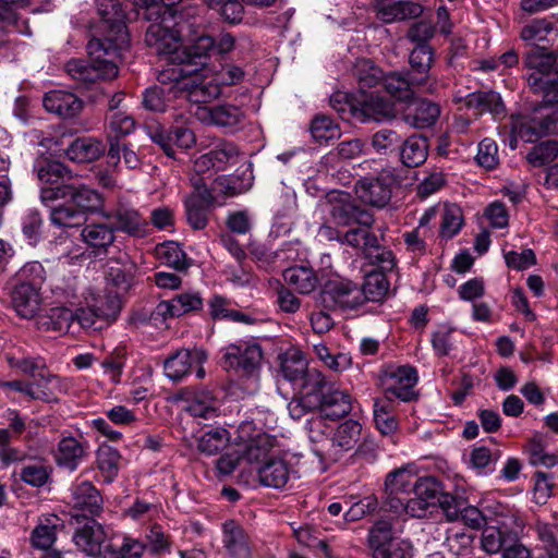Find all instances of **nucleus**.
<instances>
[{
  "instance_id": "obj_38",
  "label": "nucleus",
  "mask_w": 558,
  "mask_h": 558,
  "mask_svg": "<svg viewBox=\"0 0 558 558\" xmlns=\"http://www.w3.org/2000/svg\"><path fill=\"white\" fill-rule=\"evenodd\" d=\"M173 83L161 84L147 88L143 94V106L145 109L155 112H163L173 98H178L179 92L171 90Z\"/></svg>"
},
{
  "instance_id": "obj_50",
  "label": "nucleus",
  "mask_w": 558,
  "mask_h": 558,
  "mask_svg": "<svg viewBox=\"0 0 558 558\" xmlns=\"http://www.w3.org/2000/svg\"><path fill=\"white\" fill-rule=\"evenodd\" d=\"M85 220L86 216L82 214V209H76L68 201L50 211L51 223L59 228L80 227Z\"/></svg>"
},
{
  "instance_id": "obj_61",
  "label": "nucleus",
  "mask_w": 558,
  "mask_h": 558,
  "mask_svg": "<svg viewBox=\"0 0 558 558\" xmlns=\"http://www.w3.org/2000/svg\"><path fill=\"white\" fill-rule=\"evenodd\" d=\"M367 150L366 143L361 138L345 140L337 144L329 153L330 158L339 160H351L361 157Z\"/></svg>"
},
{
  "instance_id": "obj_62",
  "label": "nucleus",
  "mask_w": 558,
  "mask_h": 558,
  "mask_svg": "<svg viewBox=\"0 0 558 558\" xmlns=\"http://www.w3.org/2000/svg\"><path fill=\"white\" fill-rule=\"evenodd\" d=\"M371 227L359 226L348 230L342 241L352 247L359 248L364 255L373 243H376L377 236L369 231Z\"/></svg>"
},
{
  "instance_id": "obj_55",
  "label": "nucleus",
  "mask_w": 558,
  "mask_h": 558,
  "mask_svg": "<svg viewBox=\"0 0 558 558\" xmlns=\"http://www.w3.org/2000/svg\"><path fill=\"white\" fill-rule=\"evenodd\" d=\"M311 133L318 143H327L340 136L339 125L326 114H317L311 122Z\"/></svg>"
},
{
  "instance_id": "obj_11",
  "label": "nucleus",
  "mask_w": 558,
  "mask_h": 558,
  "mask_svg": "<svg viewBox=\"0 0 558 558\" xmlns=\"http://www.w3.org/2000/svg\"><path fill=\"white\" fill-rule=\"evenodd\" d=\"M173 400L187 403L185 411L194 417L210 420L218 415L219 401L208 388H182L174 395Z\"/></svg>"
},
{
  "instance_id": "obj_33",
  "label": "nucleus",
  "mask_w": 558,
  "mask_h": 558,
  "mask_svg": "<svg viewBox=\"0 0 558 558\" xmlns=\"http://www.w3.org/2000/svg\"><path fill=\"white\" fill-rule=\"evenodd\" d=\"M383 88L395 99L399 101H409L413 98L414 88L418 83H414V77L408 73L390 72L385 74Z\"/></svg>"
},
{
  "instance_id": "obj_48",
  "label": "nucleus",
  "mask_w": 558,
  "mask_h": 558,
  "mask_svg": "<svg viewBox=\"0 0 558 558\" xmlns=\"http://www.w3.org/2000/svg\"><path fill=\"white\" fill-rule=\"evenodd\" d=\"M354 75L362 94H366L365 90L367 88L383 85L385 77L383 70L366 59L360 60L356 63Z\"/></svg>"
},
{
  "instance_id": "obj_37",
  "label": "nucleus",
  "mask_w": 558,
  "mask_h": 558,
  "mask_svg": "<svg viewBox=\"0 0 558 558\" xmlns=\"http://www.w3.org/2000/svg\"><path fill=\"white\" fill-rule=\"evenodd\" d=\"M434 51L429 45L415 46L410 53V74L414 77V83L425 85L428 81V72L434 61Z\"/></svg>"
},
{
  "instance_id": "obj_8",
  "label": "nucleus",
  "mask_w": 558,
  "mask_h": 558,
  "mask_svg": "<svg viewBox=\"0 0 558 558\" xmlns=\"http://www.w3.org/2000/svg\"><path fill=\"white\" fill-rule=\"evenodd\" d=\"M263 351L258 343L239 342L226 348L222 366L234 371L241 377H257L260 371Z\"/></svg>"
},
{
  "instance_id": "obj_52",
  "label": "nucleus",
  "mask_w": 558,
  "mask_h": 558,
  "mask_svg": "<svg viewBox=\"0 0 558 558\" xmlns=\"http://www.w3.org/2000/svg\"><path fill=\"white\" fill-rule=\"evenodd\" d=\"M120 459L119 451L110 446H101L97 450V468L107 483H111L117 477Z\"/></svg>"
},
{
  "instance_id": "obj_7",
  "label": "nucleus",
  "mask_w": 558,
  "mask_h": 558,
  "mask_svg": "<svg viewBox=\"0 0 558 558\" xmlns=\"http://www.w3.org/2000/svg\"><path fill=\"white\" fill-rule=\"evenodd\" d=\"M397 182L393 168L387 167L374 175L360 178L354 185L356 197L376 208H384L391 199L392 186Z\"/></svg>"
},
{
  "instance_id": "obj_59",
  "label": "nucleus",
  "mask_w": 558,
  "mask_h": 558,
  "mask_svg": "<svg viewBox=\"0 0 558 558\" xmlns=\"http://www.w3.org/2000/svg\"><path fill=\"white\" fill-rule=\"evenodd\" d=\"M558 156V141L548 140L534 146L532 150L526 155V160L533 167L545 166Z\"/></svg>"
},
{
  "instance_id": "obj_6",
  "label": "nucleus",
  "mask_w": 558,
  "mask_h": 558,
  "mask_svg": "<svg viewBox=\"0 0 558 558\" xmlns=\"http://www.w3.org/2000/svg\"><path fill=\"white\" fill-rule=\"evenodd\" d=\"M40 198L44 203L60 198L66 199L76 209H82V214L85 216L87 213L98 210L104 204V198L100 193L83 183H76L72 180L69 183H63L54 187H43Z\"/></svg>"
},
{
  "instance_id": "obj_34",
  "label": "nucleus",
  "mask_w": 558,
  "mask_h": 558,
  "mask_svg": "<svg viewBox=\"0 0 558 558\" xmlns=\"http://www.w3.org/2000/svg\"><path fill=\"white\" fill-rule=\"evenodd\" d=\"M87 445L74 437H63L58 444L56 461L58 465L74 471L80 461L86 456Z\"/></svg>"
},
{
  "instance_id": "obj_51",
  "label": "nucleus",
  "mask_w": 558,
  "mask_h": 558,
  "mask_svg": "<svg viewBox=\"0 0 558 558\" xmlns=\"http://www.w3.org/2000/svg\"><path fill=\"white\" fill-rule=\"evenodd\" d=\"M399 538L389 521L379 520L369 529L367 541L373 555H375L379 549H384Z\"/></svg>"
},
{
  "instance_id": "obj_21",
  "label": "nucleus",
  "mask_w": 558,
  "mask_h": 558,
  "mask_svg": "<svg viewBox=\"0 0 558 558\" xmlns=\"http://www.w3.org/2000/svg\"><path fill=\"white\" fill-rule=\"evenodd\" d=\"M316 409L324 418L332 421L342 418L352 410L351 396L331 386L317 400Z\"/></svg>"
},
{
  "instance_id": "obj_57",
  "label": "nucleus",
  "mask_w": 558,
  "mask_h": 558,
  "mask_svg": "<svg viewBox=\"0 0 558 558\" xmlns=\"http://www.w3.org/2000/svg\"><path fill=\"white\" fill-rule=\"evenodd\" d=\"M402 135L395 130L381 129L373 134L372 147L379 155H387L400 147Z\"/></svg>"
},
{
  "instance_id": "obj_41",
  "label": "nucleus",
  "mask_w": 558,
  "mask_h": 558,
  "mask_svg": "<svg viewBox=\"0 0 558 558\" xmlns=\"http://www.w3.org/2000/svg\"><path fill=\"white\" fill-rule=\"evenodd\" d=\"M554 34L555 25L553 22L547 19H534L522 27L520 37L522 40L535 46L534 48H539V45L548 43Z\"/></svg>"
},
{
  "instance_id": "obj_3",
  "label": "nucleus",
  "mask_w": 558,
  "mask_h": 558,
  "mask_svg": "<svg viewBox=\"0 0 558 558\" xmlns=\"http://www.w3.org/2000/svg\"><path fill=\"white\" fill-rule=\"evenodd\" d=\"M197 69H184L181 66H169L159 72L157 80L160 84L173 83L171 90L179 92V96L190 102L206 104L218 98L221 95L219 83L215 80L196 81L192 74Z\"/></svg>"
},
{
  "instance_id": "obj_32",
  "label": "nucleus",
  "mask_w": 558,
  "mask_h": 558,
  "mask_svg": "<svg viewBox=\"0 0 558 558\" xmlns=\"http://www.w3.org/2000/svg\"><path fill=\"white\" fill-rule=\"evenodd\" d=\"M428 140L422 135L402 137L400 144V159L408 168H415L423 165L428 157Z\"/></svg>"
},
{
  "instance_id": "obj_60",
  "label": "nucleus",
  "mask_w": 558,
  "mask_h": 558,
  "mask_svg": "<svg viewBox=\"0 0 558 558\" xmlns=\"http://www.w3.org/2000/svg\"><path fill=\"white\" fill-rule=\"evenodd\" d=\"M216 165V171L225 170L227 166L235 163L240 155L238 146L228 141H220L209 150Z\"/></svg>"
},
{
  "instance_id": "obj_35",
  "label": "nucleus",
  "mask_w": 558,
  "mask_h": 558,
  "mask_svg": "<svg viewBox=\"0 0 558 558\" xmlns=\"http://www.w3.org/2000/svg\"><path fill=\"white\" fill-rule=\"evenodd\" d=\"M414 108L405 113L404 121L415 129H425L434 125L440 116V107L426 99L416 100Z\"/></svg>"
},
{
  "instance_id": "obj_42",
  "label": "nucleus",
  "mask_w": 558,
  "mask_h": 558,
  "mask_svg": "<svg viewBox=\"0 0 558 558\" xmlns=\"http://www.w3.org/2000/svg\"><path fill=\"white\" fill-rule=\"evenodd\" d=\"M284 280L293 286L300 293L308 294L318 286V278L312 268L294 266L283 272Z\"/></svg>"
},
{
  "instance_id": "obj_10",
  "label": "nucleus",
  "mask_w": 558,
  "mask_h": 558,
  "mask_svg": "<svg viewBox=\"0 0 558 558\" xmlns=\"http://www.w3.org/2000/svg\"><path fill=\"white\" fill-rule=\"evenodd\" d=\"M320 296L324 306L330 310H355L363 304L361 286L349 279L328 281Z\"/></svg>"
},
{
  "instance_id": "obj_43",
  "label": "nucleus",
  "mask_w": 558,
  "mask_h": 558,
  "mask_svg": "<svg viewBox=\"0 0 558 558\" xmlns=\"http://www.w3.org/2000/svg\"><path fill=\"white\" fill-rule=\"evenodd\" d=\"M83 241L90 247L106 251L114 240L116 235L110 227L106 223L86 225L81 232Z\"/></svg>"
},
{
  "instance_id": "obj_17",
  "label": "nucleus",
  "mask_w": 558,
  "mask_h": 558,
  "mask_svg": "<svg viewBox=\"0 0 558 558\" xmlns=\"http://www.w3.org/2000/svg\"><path fill=\"white\" fill-rule=\"evenodd\" d=\"M207 353L202 349H180L169 355L163 363L166 376L174 383L187 376L194 364H204Z\"/></svg>"
},
{
  "instance_id": "obj_28",
  "label": "nucleus",
  "mask_w": 558,
  "mask_h": 558,
  "mask_svg": "<svg viewBox=\"0 0 558 558\" xmlns=\"http://www.w3.org/2000/svg\"><path fill=\"white\" fill-rule=\"evenodd\" d=\"M73 508L82 510V515H98L102 510V498L97 488L90 482H82L72 490Z\"/></svg>"
},
{
  "instance_id": "obj_63",
  "label": "nucleus",
  "mask_w": 558,
  "mask_h": 558,
  "mask_svg": "<svg viewBox=\"0 0 558 558\" xmlns=\"http://www.w3.org/2000/svg\"><path fill=\"white\" fill-rule=\"evenodd\" d=\"M271 444L268 437H258L246 445L242 454V459L248 463H262V465L269 459Z\"/></svg>"
},
{
  "instance_id": "obj_45",
  "label": "nucleus",
  "mask_w": 558,
  "mask_h": 558,
  "mask_svg": "<svg viewBox=\"0 0 558 558\" xmlns=\"http://www.w3.org/2000/svg\"><path fill=\"white\" fill-rule=\"evenodd\" d=\"M361 433L362 426L357 421L347 420L337 427L332 436V446L341 451H349L359 444Z\"/></svg>"
},
{
  "instance_id": "obj_46",
  "label": "nucleus",
  "mask_w": 558,
  "mask_h": 558,
  "mask_svg": "<svg viewBox=\"0 0 558 558\" xmlns=\"http://www.w3.org/2000/svg\"><path fill=\"white\" fill-rule=\"evenodd\" d=\"M230 440L229 432L223 427H215L197 438V449L207 456H214L223 450Z\"/></svg>"
},
{
  "instance_id": "obj_25",
  "label": "nucleus",
  "mask_w": 558,
  "mask_h": 558,
  "mask_svg": "<svg viewBox=\"0 0 558 558\" xmlns=\"http://www.w3.org/2000/svg\"><path fill=\"white\" fill-rule=\"evenodd\" d=\"M64 392V385L60 377L49 373L47 368H40L34 381L29 383L28 397L44 402L58 401Z\"/></svg>"
},
{
  "instance_id": "obj_15",
  "label": "nucleus",
  "mask_w": 558,
  "mask_h": 558,
  "mask_svg": "<svg viewBox=\"0 0 558 558\" xmlns=\"http://www.w3.org/2000/svg\"><path fill=\"white\" fill-rule=\"evenodd\" d=\"M330 215L335 223L339 226H364L372 227L375 219L373 214L357 205L349 195H340L331 203Z\"/></svg>"
},
{
  "instance_id": "obj_58",
  "label": "nucleus",
  "mask_w": 558,
  "mask_h": 558,
  "mask_svg": "<svg viewBox=\"0 0 558 558\" xmlns=\"http://www.w3.org/2000/svg\"><path fill=\"white\" fill-rule=\"evenodd\" d=\"M331 108L337 111L342 120L350 121L355 119V111L359 107V98L353 95L338 90L330 96Z\"/></svg>"
},
{
  "instance_id": "obj_39",
  "label": "nucleus",
  "mask_w": 558,
  "mask_h": 558,
  "mask_svg": "<svg viewBox=\"0 0 558 558\" xmlns=\"http://www.w3.org/2000/svg\"><path fill=\"white\" fill-rule=\"evenodd\" d=\"M307 368V361L296 350L287 351L280 356L279 374L294 386Z\"/></svg>"
},
{
  "instance_id": "obj_2",
  "label": "nucleus",
  "mask_w": 558,
  "mask_h": 558,
  "mask_svg": "<svg viewBox=\"0 0 558 558\" xmlns=\"http://www.w3.org/2000/svg\"><path fill=\"white\" fill-rule=\"evenodd\" d=\"M524 64L532 70L527 85L535 94L542 95L545 105L558 104V49L546 52L545 47L531 49Z\"/></svg>"
},
{
  "instance_id": "obj_13",
  "label": "nucleus",
  "mask_w": 558,
  "mask_h": 558,
  "mask_svg": "<svg viewBox=\"0 0 558 558\" xmlns=\"http://www.w3.org/2000/svg\"><path fill=\"white\" fill-rule=\"evenodd\" d=\"M113 232H123L133 238H144L148 222L135 208L119 204L116 208L104 214Z\"/></svg>"
},
{
  "instance_id": "obj_1",
  "label": "nucleus",
  "mask_w": 558,
  "mask_h": 558,
  "mask_svg": "<svg viewBox=\"0 0 558 558\" xmlns=\"http://www.w3.org/2000/svg\"><path fill=\"white\" fill-rule=\"evenodd\" d=\"M97 11L104 34L89 39L86 47L89 61L73 59L65 64L69 75L83 84L116 78L119 74L117 61L129 46L126 15L121 3L118 0H97Z\"/></svg>"
},
{
  "instance_id": "obj_53",
  "label": "nucleus",
  "mask_w": 558,
  "mask_h": 558,
  "mask_svg": "<svg viewBox=\"0 0 558 558\" xmlns=\"http://www.w3.org/2000/svg\"><path fill=\"white\" fill-rule=\"evenodd\" d=\"M474 535L464 530L448 529L444 546L456 556H468L471 553Z\"/></svg>"
},
{
  "instance_id": "obj_23",
  "label": "nucleus",
  "mask_w": 558,
  "mask_h": 558,
  "mask_svg": "<svg viewBox=\"0 0 558 558\" xmlns=\"http://www.w3.org/2000/svg\"><path fill=\"white\" fill-rule=\"evenodd\" d=\"M40 287L21 281L12 291V305L23 318H34L40 307Z\"/></svg>"
},
{
  "instance_id": "obj_16",
  "label": "nucleus",
  "mask_w": 558,
  "mask_h": 558,
  "mask_svg": "<svg viewBox=\"0 0 558 558\" xmlns=\"http://www.w3.org/2000/svg\"><path fill=\"white\" fill-rule=\"evenodd\" d=\"M153 23L147 27L145 43L153 48L159 56H167L173 65V56L180 49V43L170 26H166L163 16L151 20Z\"/></svg>"
},
{
  "instance_id": "obj_26",
  "label": "nucleus",
  "mask_w": 558,
  "mask_h": 558,
  "mask_svg": "<svg viewBox=\"0 0 558 558\" xmlns=\"http://www.w3.org/2000/svg\"><path fill=\"white\" fill-rule=\"evenodd\" d=\"M222 542L233 558H251L252 545L247 533L234 520L226 521L222 525Z\"/></svg>"
},
{
  "instance_id": "obj_5",
  "label": "nucleus",
  "mask_w": 558,
  "mask_h": 558,
  "mask_svg": "<svg viewBox=\"0 0 558 558\" xmlns=\"http://www.w3.org/2000/svg\"><path fill=\"white\" fill-rule=\"evenodd\" d=\"M192 192L184 198L185 219L193 230H204L215 207L216 197L204 177L191 175Z\"/></svg>"
},
{
  "instance_id": "obj_47",
  "label": "nucleus",
  "mask_w": 558,
  "mask_h": 558,
  "mask_svg": "<svg viewBox=\"0 0 558 558\" xmlns=\"http://www.w3.org/2000/svg\"><path fill=\"white\" fill-rule=\"evenodd\" d=\"M295 386L302 391V397H308L310 399L314 397V402H317L322 395L331 387L325 376L316 368H307Z\"/></svg>"
},
{
  "instance_id": "obj_14",
  "label": "nucleus",
  "mask_w": 558,
  "mask_h": 558,
  "mask_svg": "<svg viewBox=\"0 0 558 558\" xmlns=\"http://www.w3.org/2000/svg\"><path fill=\"white\" fill-rule=\"evenodd\" d=\"M417 381L416 371L410 366H399L387 371L383 378L385 393L408 402L414 397L413 387Z\"/></svg>"
},
{
  "instance_id": "obj_40",
  "label": "nucleus",
  "mask_w": 558,
  "mask_h": 558,
  "mask_svg": "<svg viewBox=\"0 0 558 558\" xmlns=\"http://www.w3.org/2000/svg\"><path fill=\"white\" fill-rule=\"evenodd\" d=\"M464 105L469 109H475V114L490 112L499 114L504 111V104L500 96L495 92H475L464 98Z\"/></svg>"
},
{
  "instance_id": "obj_49",
  "label": "nucleus",
  "mask_w": 558,
  "mask_h": 558,
  "mask_svg": "<svg viewBox=\"0 0 558 558\" xmlns=\"http://www.w3.org/2000/svg\"><path fill=\"white\" fill-rule=\"evenodd\" d=\"M389 290L387 277L381 271H372L365 276L361 291H363V303L365 301L380 302Z\"/></svg>"
},
{
  "instance_id": "obj_44",
  "label": "nucleus",
  "mask_w": 558,
  "mask_h": 558,
  "mask_svg": "<svg viewBox=\"0 0 558 558\" xmlns=\"http://www.w3.org/2000/svg\"><path fill=\"white\" fill-rule=\"evenodd\" d=\"M417 477L407 469L390 472L385 481V494L409 496L414 493Z\"/></svg>"
},
{
  "instance_id": "obj_29",
  "label": "nucleus",
  "mask_w": 558,
  "mask_h": 558,
  "mask_svg": "<svg viewBox=\"0 0 558 558\" xmlns=\"http://www.w3.org/2000/svg\"><path fill=\"white\" fill-rule=\"evenodd\" d=\"M258 478L262 485L271 488H282L290 478V466L281 458H269L257 469Z\"/></svg>"
},
{
  "instance_id": "obj_18",
  "label": "nucleus",
  "mask_w": 558,
  "mask_h": 558,
  "mask_svg": "<svg viewBox=\"0 0 558 558\" xmlns=\"http://www.w3.org/2000/svg\"><path fill=\"white\" fill-rule=\"evenodd\" d=\"M197 117L204 123L229 131L240 128L245 120L244 111L240 107L231 104L198 108Z\"/></svg>"
},
{
  "instance_id": "obj_24",
  "label": "nucleus",
  "mask_w": 558,
  "mask_h": 558,
  "mask_svg": "<svg viewBox=\"0 0 558 558\" xmlns=\"http://www.w3.org/2000/svg\"><path fill=\"white\" fill-rule=\"evenodd\" d=\"M47 111L56 113L63 119L77 117L83 108L84 101L76 95L64 90H51L43 100Z\"/></svg>"
},
{
  "instance_id": "obj_4",
  "label": "nucleus",
  "mask_w": 558,
  "mask_h": 558,
  "mask_svg": "<svg viewBox=\"0 0 558 558\" xmlns=\"http://www.w3.org/2000/svg\"><path fill=\"white\" fill-rule=\"evenodd\" d=\"M163 16L166 26H170L177 39L182 45L203 33L202 21L197 15L196 8L181 7L173 8L163 3H155L148 9L147 20Z\"/></svg>"
},
{
  "instance_id": "obj_64",
  "label": "nucleus",
  "mask_w": 558,
  "mask_h": 558,
  "mask_svg": "<svg viewBox=\"0 0 558 558\" xmlns=\"http://www.w3.org/2000/svg\"><path fill=\"white\" fill-rule=\"evenodd\" d=\"M413 494L427 501L432 507H435L442 494V487L441 484L432 476L420 477L416 481Z\"/></svg>"
},
{
  "instance_id": "obj_36",
  "label": "nucleus",
  "mask_w": 558,
  "mask_h": 558,
  "mask_svg": "<svg viewBox=\"0 0 558 558\" xmlns=\"http://www.w3.org/2000/svg\"><path fill=\"white\" fill-rule=\"evenodd\" d=\"M73 311L57 306L50 308L47 313L36 317V326L41 331H65L73 326Z\"/></svg>"
},
{
  "instance_id": "obj_12",
  "label": "nucleus",
  "mask_w": 558,
  "mask_h": 558,
  "mask_svg": "<svg viewBox=\"0 0 558 558\" xmlns=\"http://www.w3.org/2000/svg\"><path fill=\"white\" fill-rule=\"evenodd\" d=\"M186 45H180L179 51L173 56V65L184 69H197L204 66L211 52L215 51L216 40L204 33L195 36L191 40L184 41Z\"/></svg>"
},
{
  "instance_id": "obj_27",
  "label": "nucleus",
  "mask_w": 558,
  "mask_h": 558,
  "mask_svg": "<svg viewBox=\"0 0 558 558\" xmlns=\"http://www.w3.org/2000/svg\"><path fill=\"white\" fill-rule=\"evenodd\" d=\"M515 532L505 520L497 526L490 525L484 527L481 537V546L487 554H497L502 551L507 543L518 539Z\"/></svg>"
},
{
  "instance_id": "obj_30",
  "label": "nucleus",
  "mask_w": 558,
  "mask_h": 558,
  "mask_svg": "<svg viewBox=\"0 0 558 558\" xmlns=\"http://www.w3.org/2000/svg\"><path fill=\"white\" fill-rule=\"evenodd\" d=\"M106 151L105 144L95 137H77L65 149L68 158L75 162H92Z\"/></svg>"
},
{
  "instance_id": "obj_20",
  "label": "nucleus",
  "mask_w": 558,
  "mask_h": 558,
  "mask_svg": "<svg viewBox=\"0 0 558 558\" xmlns=\"http://www.w3.org/2000/svg\"><path fill=\"white\" fill-rule=\"evenodd\" d=\"M395 116V105L385 97L375 94H362L359 98L357 111H355V120L367 122L371 120L381 121Z\"/></svg>"
},
{
  "instance_id": "obj_19",
  "label": "nucleus",
  "mask_w": 558,
  "mask_h": 558,
  "mask_svg": "<svg viewBox=\"0 0 558 558\" xmlns=\"http://www.w3.org/2000/svg\"><path fill=\"white\" fill-rule=\"evenodd\" d=\"M376 19L384 23H395L418 17L423 13L420 3L408 0H374Z\"/></svg>"
},
{
  "instance_id": "obj_56",
  "label": "nucleus",
  "mask_w": 558,
  "mask_h": 558,
  "mask_svg": "<svg viewBox=\"0 0 558 558\" xmlns=\"http://www.w3.org/2000/svg\"><path fill=\"white\" fill-rule=\"evenodd\" d=\"M157 252L159 257L163 259L167 265L177 270H186L191 265V260L186 257L185 252L177 242H166L158 247Z\"/></svg>"
},
{
  "instance_id": "obj_31",
  "label": "nucleus",
  "mask_w": 558,
  "mask_h": 558,
  "mask_svg": "<svg viewBox=\"0 0 558 558\" xmlns=\"http://www.w3.org/2000/svg\"><path fill=\"white\" fill-rule=\"evenodd\" d=\"M38 180L46 184H63L74 179L75 174L62 162L39 158L34 163Z\"/></svg>"
},
{
  "instance_id": "obj_22",
  "label": "nucleus",
  "mask_w": 558,
  "mask_h": 558,
  "mask_svg": "<svg viewBox=\"0 0 558 558\" xmlns=\"http://www.w3.org/2000/svg\"><path fill=\"white\" fill-rule=\"evenodd\" d=\"M106 538L102 525L94 518L88 519L82 527L77 529L73 537L75 544L89 556H104Z\"/></svg>"
},
{
  "instance_id": "obj_9",
  "label": "nucleus",
  "mask_w": 558,
  "mask_h": 558,
  "mask_svg": "<svg viewBox=\"0 0 558 558\" xmlns=\"http://www.w3.org/2000/svg\"><path fill=\"white\" fill-rule=\"evenodd\" d=\"M556 121L554 111L549 110L547 106H539L531 113L515 119L512 123V132L525 143H535L550 133Z\"/></svg>"
},
{
  "instance_id": "obj_54",
  "label": "nucleus",
  "mask_w": 558,
  "mask_h": 558,
  "mask_svg": "<svg viewBox=\"0 0 558 558\" xmlns=\"http://www.w3.org/2000/svg\"><path fill=\"white\" fill-rule=\"evenodd\" d=\"M146 546L142 542L124 537L119 546L107 544L104 549V558H141Z\"/></svg>"
}]
</instances>
